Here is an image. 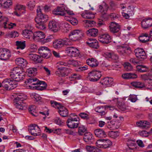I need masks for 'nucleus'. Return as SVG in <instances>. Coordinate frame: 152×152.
Segmentation results:
<instances>
[{"label": "nucleus", "instance_id": "obj_38", "mask_svg": "<svg viewBox=\"0 0 152 152\" xmlns=\"http://www.w3.org/2000/svg\"><path fill=\"white\" fill-rule=\"evenodd\" d=\"M85 23L84 26L85 27L88 28V27H93L96 23L95 22L92 20H85L83 21Z\"/></svg>", "mask_w": 152, "mask_h": 152}, {"label": "nucleus", "instance_id": "obj_23", "mask_svg": "<svg viewBox=\"0 0 152 152\" xmlns=\"http://www.w3.org/2000/svg\"><path fill=\"white\" fill-rule=\"evenodd\" d=\"M39 85H42L43 86H39L33 87L31 86H28L29 88H33L35 89L39 90H42L46 88L47 86V84L45 82L39 80Z\"/></svg>", "mask_w": 152, "mask_h": 152}, {"label": "nucleus", "instance_id": "obj_54", "mask_svg": "<svg viewBox=\"0 0 152 152\" xmlns=\"http://www.w3.org/2000/svg\"><path fill=\"white\" fill-rule=\"evenodd\" d=\"M50 103L52 106L55 108H57L58 109H59L62 105L60 103H58L54 101H51Z\"/></svg>", "mask_w": 152, "mask_h": 152}, {"label": "nucleus", "instance_id": "obj_19", "mask_svg": "<svg viewBox=\"0 0 152 152\" xmlns=\"http://www.w3.org/2000/svg\"><path fill=\"white\" fill-rule=\"evenodd\" d=\"M49 28L54 32H57L58 30L59 26L56 21L52 20L50 21L48 24Z\"/></svg>", "mask_w": 152, "mask_h": 152}, {"label": "nucleus", "instance_id": "obj_6", "mask_svg": "<svg viewBox=\"0 0 152 152\" xmlns=\"http://www.w3.org/2000/svg\"><path fill=\"white\" fill-rule=\"evenodd\" d=\"M102 76L101 72L96 70H93L88 74L89 80L92 82H96L99 80Z\"/></svg>", "mask_w": 152, "mask_h": 152}, {"label": "nucleus", "instance_id": "obj_47", "mask_svg": "<svg viewBox=\"0 0 152 152\" xmlns=\"http://www.w3.org/2000/svg\"><path fill=\"white\" fill-rule=\"evenodd\" d=\"M111 145L112 142L110 140L103 139V148H108Z\"/></svg>", "mask_w": 152, "mask_h": 152}, {"label": "nucleus", "instance_id": "obj_33", "mask_svg": "<svg viewBox=\"0 0 152 152\" xmlns=\"http://www.w3.org/2000/svg\"><path fill=\"white\" fill-rule=\"evenodd\" d=\"M22 34L24 37L28 39H30L33 34L31 31L27 29L24 30Z\"/></svg>", "mask_w": 152, "mask_h": 152}, {"label": "nucleus", "instance_id": "obj_14", "mask_svg": "<svg viewBox=\"0 0 152 152\" xmlns=\"http://www.w3.org/2000/svg\"><path fill=\"white\" fill-rule=\"evenodd\" d=\"M100 83L105 87H109L113 85V82L112 78L106 77L102 79Z\"/></svg>", "mask_w": 152, "mask_h": 152}, {"label": "nucleus", "instance_id": "obj_28", "mask_svg": "<svg viewBox=\"0 0 152 152\" xmlns=\"http://www.w3.org/2000/svg\"><path fill=\"white\" fill-rule=\"evenodd\" d=\"M1 24L4 25V27L5 28H8L10 29L12 28V26H11V24L8 23V19L7 18L3 17L2 19L0 20Z\"/></svg>", "mask_w": 152, "mask_h": 152}, {"label": "nucleus", "instance_id": "obj_41", "mask_svg": "<svg viewBox=\"0 0 152 152\" xmlns=\"http://www.w3.org/2000/svg\"><path fill=\"white\" fill-rule=\"evenodd\" d=\"M131 84L133 86L137 88H141L144 87V84L140 82H132Z\"/></svg>", "mask_w": 152, "mask_h": 152}, {"label": "nucleus", "instance_id": "obj_18", "mask_svg": "<svg viewBox=\"0 0 152 152\" xmlns=\"http://www.w3.org/2000/svg\"><path fill=\"white\" fill-rule=\"evenodd\" d=\"M83 139L88 144H90L93 143L94 141L93 135L90 132H86L84 134Z\"/></svg>", "mask_w": 152, "mask_h": 152}, {"label": "nucleus", "instance_id": "obj_61", "mask_svg": "<svg viewBox=\"0 0 152 152\" xmlns=\"http://www.w3.org/2000/svg\"><path fill=\"white\" fill-rule=\"evenodd\" d=\"M55 122L59 125H61L63 123V122L58 117L56 118L55 120Z\"/></svg>", "mask_w": 152, "mask_h": 152}, {"label": "nucleus", "instance_id": "obj_36", "mask_svg": "<svg viewBox=\"0 0 152 152\" xmlns=\"http://www.w3.org/2000/svg\"><path fill=\"white\" fill-rule=\"evenodd\" d=\"M106 55L107 57L113 60L117 61L119 59L118 56L114 53H107Z\"/></svg>", "mask_w": 152, "mask_h": 152}, {"label": "nucleus", "instance_id": "obj_3", "mask_svg": "<svg viewBox=\"0 0 152 152\" xmlns=\"http://www.w3.org/2000/svg\"><path fill=\"white\" fill-rule=\"evenodd\" d=\"M84 33L81 30H75L71 32L69 35L70 40L73 41H76L80 39L82 37H84Z\"/></svg>", "mask_w": 152, "mask_h": 152}, {"label": "nucleus", "instance_id": "obj_8", "mask_svg": "<svg viewBox=\"0 0 152 152\" xmlns=\"http://www.w3.org/2000/svg\"><path fill=\"white\" fill-rule=\"evenodd\" d=\"M14 81H10L9 80H4L1 83H0V87H2L7 90H11L16 88V85L14 83Z\"/></svg>", "mask_w": 152, "mask_h": 152}, {"label": "nucleus", "instance_id": "obj_12", "mask_svg": "<svg viewBox=\"0 0 152 152\" xmlns=\"http://www.w3.org/2000/svg\"><path fill=\"white\" fill-rule=\"evenodd\" d=\"M66 51L68 54H70V56L72 57H77L80 54L79 51L77 48L73 47H67Z\"/></svg>", "mask_w": 152, "mask_h": 152}, {"label": "nucleus", "instance_id": "obj_57", "mask_svg": "<svg viewBox=\"0 0 152 152\" xmlns=\"http://www.w3.org/2000/svg\"><path fill=\"white\" fill-rule=\"evenodd\" d=\"M81 75L76 73L71 75L70 77V78H74L76 80H79L81 79Z\"/></svg>", "mask_w": 152, "mask_h": 152}, {"label": "nucleus", "instance_id": "obj_24", "mask_svg": "<svg viewBox=\"0 0 152 152\" xmlns=\"http://www.w3.org/2000/svg\"><path fill=\"white\" fill-rule=\"evenodd\" d=\"M82 16L84 18L88 19H93L95 17L94 14L92 12L87 10L81 14Z\"/></svg>", "mask_w": 152, "mask_h": 152}, {"label": "nucleus", "instance_id": "obj_20", "mask_svg": "<svg viewBox=\"0 0 152 152\" xmlns=\"http://www.w3.org/2000/svg\"><path fill=\"white\" fill-rule=\"evenodd\" d=\"M15 63L18 65L20 66L22 68H25L27 66V61L21 58H17L15 60Z\"/></svg>", "mask_w": 152, "mask_h": 152}, {"label": "nucleus", "instance_id": "obj_1", "mask_svg": "<svg viewBox=\"0 0 152 152\" xmlns=\"http://www.w3.org/2000/svg\"><path fill=\"white\" fill-rule=\"evenodd\" d=\"M10 75L13 80H9L10 81H14V84L16 85V87L17 85V82L23 79V75H22L20 68L17 67H15L10 72Z\"/></svg>", "mask_w": 152, "mask_h": 152}, {"label": "nucleus", "instance_id": "obj_50", "mask_svg": "<svg viewBox=\"0 0 152 152\" xmlns=\"http://www.w3.org/2000/svg\"><path fill=\"white\" fill-rule=\"evenodd\" d=\"M79 115L81 118L86 120H89L90 118L89 115L85 113H81L79 114Z\"/></svg>", "mask_w": 152, "mask_h": 152}, {"label": "nucleus", "instance_id": "obj_2", "mask_svg": "<svg viewBox=\"0 0 152 152\" xmlns=\"http://www.w3.org/2000/svg\"><path fill=\"white\" fill-rule=\"evenodd\" d=\"M48 19V15L44 14L37 15L35 19L37 23L36 27L41 30H43L45 28V23Z\"/></svg>", "mask_w": 152, "mask_h": 152}, {"label": "nucleus", "instance_id": "obj_25", "mask_svg": "<svg viewBox=\"0 0 152 152\" xmlns=\"http://www.w3.org/2000/svg\"><path fill=\"white\" fill-rule=\"evenodd\" d=\"M136 124L138 126L140 127L143 129H147L150 127V123L146 121H140L137 122Z\"/></svg>", "mask_w": 152, "mask_h": 152}, {"label": "nucleus", "instance_id": "obj_26", "mask_svg": "<svg viewBox=\"0 0 152 152\" xmlns=\"http://www.w3.org/2000/svg\"><path fill=\"white\" fill-rule=\"evenodd\" d=\"M122 77L124 79H133L137 77V75L135 73H125L122 75Z\"/></svg>", "mask_w": 152, "mask_h": 152}, {"label": "nucleus", "instance_id": "obj_29", "mask_svg": "<svg viewBox=\"0 0 152 152\" xmlns=\"http://www.w3.org/2000/svg\"><path fill=\"white\" fill-rule=\"evenodd\" d=\"M98 30L94 28L89 29L86 31V33L88 36L96 37L98 34Z\"/></svg>", "mask_w": 152, "mask_h": 152}, {"label": "nucleus", "instance_id": "obj_55", "mask_svg": "<svg viewBox=\"0 0 152 152\" xmlns=\"http://www.w3.org/2000/svg\"><path fill=\"white\" fill-rule=\"evenodd\" d=\"M32 97L34 99V100L36 102L41 101L42 98L37 94H34L32 95Z\"/></svg>", "mask_w": 152, "mask_h": 152}, {"label": "nucleus", "instance_id": "obj_51", "mask_svg": "<svg viewBox=\"0 0 152 152\" xmlns=\"http://www.w3.org/2000/svg\"><path fill=\"white\" fill-rule=\"evenodd\" d=\"M124 66L125 70L127 71H130L132 69V67L131 64L128 62L125 63Z\"/></svg>", "mask_w": 152, "mask_h": 152}, {"label": "nucleus", "instance_id": "obj_37", "mask_svg": "<svg viewBox=\"0 0 152 152\" xmlns=\"http://www.w3.org/2000/svg\"><path fill=\"white\" fill-rule=\"evenodd\" d=\"M137 71L141 72H147L149 71V69L148 67L143 65H139L136 67Z\"/></svg>", "mask_w": 152, "mask_h": 152}, {"label": "nucleus", "instance_id": "obj_53", "mask_svg": "<svg viewBox=\"0 0 152 152\" xmlns=\"http://www.w3.org/2000/svg\"><path fill=\"white\" fill-rule=\"evenodd\" d=\"M109 10L112 11L115 10L116 8V4L113 1H111L109 2Z\"/></svg>", "mask_w": 152, "mask_h": 152}, {"label": "nucleus", "instance_id": "obj_45", "mask_svg": "<svg viewBox=\"0 0 152 152\" xmlns=\"http://www.w3.org/2000/svg\"><path fill=\"white\" fill-rule=\"evenodd\" d=\"M87 43L90 46L94 48H98L99 47L98 42L96 40H94L90 42H87Z\"/></svg>", "mask_w": 152, "mask_h": 152}, {"label": "nucleus", "instance_id": "obj_13", "mask_svg": "<svg viewBox=\"0 0 152 152\" xmlns=\"http://www.w3.org/2000/svg\"><path fill=\"white\" fill-rule=\"evenodd\" d=\"M98 39L102 43L108 44L111 42V38L108 34H106L100 36Z\"/></svg>", "mask_w": 152, "mask_h": 152}, {"label": "nucleus", "instance_id": "obj_60", "mask_svg": "<svg viewBox=\"0 0 152 152\" xmlns=\"http://www.w3.org/2000/svg\"><path fill=\"white\" fill-rule=\"evenodd\" d=\"M15 9L16 11L24 10L26 9V7L25 6L22 5H18L16 6Z\"/></svg>", "mask_w": 152, "mask_h": 152}, {"label": "nucleus", "instance_id": "obj_11", "mask_svg": "<svg viewBox=\"0 0 152 152\" xmlns=\"http://www.w3.org/2000/svg\"><path fill=\"white\" fill-rule=\"evenodd\" d=\"M10 55V53L8 49L3 48H0V59L1 60H6L9 58Z\"/></svg>", "mask_w": 152, "mask_h": 152}, {"label": "nucleus", "instance_id": "obj_27", "mask_svg": "<svg viewBox=\"0 0 152 152\" xmlns=\"http://www.w3.org/2000/svg\"><path fill=\"white\" fill-rule=\"evenodd\" d=\"M58 112L60 115L63 117H66L68 116V110L62 105L58 109Z\"/></svg>", "mask_w": 152, "mask_h": 152}, {"label": "nucleus", "instance_id": "obj_40", "mask_svg": "<svg viewBox=\"0 0 152 152\" xmlns=\"http://www.w3.org/2000/svg\"><path fill=\"white\" fill-rule=\"evenodd\" d=\"M117 106L118 108L122 111H124L126 109V106L123 101H118Z\"/></svg>", "mask_w": 152, "mask_h": 152}, {"label": "nucleus", "instance_id": "obj_9", "mask_svg": "<svg viewBox=\"0 0 152 152\" xmlns=\"http://www.w3.org/2000/svg\"><path fill=\"white\" fill-rule=\"evenodd\" d=\"M79 120L80 118L78 117L74 118L70 117V118H68L66 121L67 126L70 128H77L78 127L79 123H76L75 121H77Z\"/></svg>", "mask_w": 152, "mask_h": 152}, {"label": "nucleus", "instance_id": "obj_17", "mask_svg": "<svg viewBox=\"0 0 152 152\" xmlns=\"http://www.w3.org/2000/svg\"><path fill=\"white\" fill-rule=\"evenodd\" d=\"M141 23L142 28L144 29H146L152 26V19L149 18L143 19Z\"/></svg>", "mask_w": 152, "mask_h": 152}, {"label": "nucleus", "instance_id": "obj_43", "mask_svg": "<svg viewBox=\"0 0 152 152\" xmlns=\"http://www.w3.org/2000/svg\"><path fill=\"white\" fill-rule=\"evenodd\" d=\"M36 4V3L35 1L31 0L28 2L27 6L29 10H33Z\"/></svg>", "mask_w": 152, "mask_h": 152}, {"label": "nucleus", "instance_id": "obj_64", "mask_svg": "<svg viewBox=\"0 0 152 152\" xmlns=\"http://www.w3.org/2000/svg\"><path fill=\"white\" fill-rule=\"evenodd\" d=\"M34 78H33L32 77H30L29 78H28L25 81V83H26V84H32V83L33 82H34Z\"/></svg>", "mask_w": 152, "mask_h": 152}, {"label": "nucleus", "instance_id": "obj_31", "mask_svg": "<svg viewBox=\"0 0 152 152\" xmlns=\"http://www.w3.org/2000/svg\"><path fill=\"white\" fill-rule=\"evenodd\" d=\"M95 110L96 112L99 113V115L101 116L104 115L106 114V108L102 106L97 107L95 108Z\"/></svg>", "mask_w": 152, "mask_h": 152}, {"label": "nucleus", "instance_id": "obj_59", "mask_svg": "<svg viewBox=\"0 0 152 152\" xmlns=\"http://www.w3.org/2000/svg\"><path fill=\"white\" fill-rule=\"evenodd\" d=\"M140 135L143 137H147L148 136V133L145 131H142L139 132Z\"/></svg>", "mask_w": 152, "mask_h": 152}, {"label": "nucleus", "instance_id": "obj_30", "mask_svg": "<svg viewBox=\"0 0 152 152\" xmlns=\"http://www.w3.org/2000/svg\"><path fill=\"white\" fill-rule=\"evenodd\" d=\"M45 35L44 33L41 31H37L35 32L33 34L32 38L35 39L37 38L42 39L45 37Z\"/></svg>", "mask_w": 152, "mask_h": 152}, {"label": "nucleus", "instance_id": "obj_15", "mask_svg": "<svg viewBox=\"0 0 152 152\" xmlns=\"http://www.w3.org/2000/svg\"><path fill=\"white\" fill-rule=\"evenodd\" d=\"M94 133L97 137L104 138L107 136V132L102 129H97L94 130Z\"/></svg>", "mask_w": 152, "mask_h": 152}, {"label": "nucleus", "instance_id": "obj_21", "mask_svg": "<svg viewBox=\"0 0 152 152\" xmlns=\"http://www.w3.org/2000/svg\"><path fill=\"white\" fill-rule=\"evenodd\" d=\"M28 57L31 61L36 63H40L42 61L41 57L35 54H29Z\"/></svg>", "mask_w": 152, "mask_h": 152}, {"label": "nucleus", "instance_id": "obj_39", "mask_svg": "<svg viewBox=\"0 0 152 152\" xmlns=\"http://www.w3.org/2000/svg\"><path fill=\"white\" fill-rule=\"evenodd\" d=\"M25 42V41L23 42L17 41L16 42V45L17 46L16 49H20L22 50L24 49L26 47Z\"/></svg>", "mask_w": 152, "mask_h": 152}, {"label": "nucleus", "instance_id": "obj_48", "mask_svg": "<svg viewBox=\"0 0 152 152\" xmlns=\"http://www.w3.org/2000/svg\"><path fill=\"white\" fill-rule=\"evenodd\" d=\"M109 135L112 138L115 139L119 135V133L117 131H111L109 132Z\"/></svg>", "mask_w": 152, "mask_h": 152}, {"label": "nucleus", "instance_id": "obj_34", "mask_svg": "<svg viewBox=\"0 0 152 152\" xmlns=\"http://www.w3.org/2000/svg\"><path fill=\"white\" fill-rule=\"evenodd\" d=\"M86 149L89 152H100V150L98 148L94 146L87 145Z\"/></svg>", "mask_w": 152, "mask_h": 152}, {"label": "nucleus", "instance_id": "obj_52", "mask_svg": "<svg viewBox=\"0 0 152 152\" xmlns=\"http://www.w3.org/2000/svg\"><path fill=\"white\" fill-rule=\"evenodd\" d=\"M68 64L70 65H72L75 66H77L80 65V62L74 60H69L68 61Z\"/></svg>", "mask_w": 152, "mask_h": 152}, {"label": "nucleus", "instance_id": "obj_22", "mask_svg": "<svg viewBox=\"0 0 152 152\" xmlns=\"http://www.w3.org/2000/svg\"><path fill=\"white\" fill-rule=\"evenodd\" d=\"M86 63L88 65L92 67H95L97 66L99 64L97 60L94 58H89L86 60Z\"/></svg>", "mask_w": 152, "mask_h": 152}, {"label": "nucleus", "instance_id": "obj_42", "mask_svg": "<svg viewBox=\"0 0 152 152\" xmlns=\"http://www.w3.org/2000/svg\"><path fill=\"white\" fill-rule=\"evenodd\" d=\"M27 99V97L23 94H19L15 99V101L23 102Z\"/></svg>", "mask_w": 152, "mask_h": 152}, {"label": "nucleus", "instance_id": "obj_62", "mask_svg": "<svg viewBox=\"0 0 152 152\" xmlns=\"http://www.w3.org/2000/svg\"><path fill=\"white\" fill-rule=\"evenodd\" d=\"M129 99L132 102H135L137 99L136 96L135 95H132L130 96Z\"/></svg>", "mask_w": 152, "mask_h": 152}, {"label": "nucleus", "instance_id": "obj_32", "mask_svg": "<svg viewBox=\"0 0 152 152\" xmlns=\"http://www.w3.org/2000/svg\"><path fill=\"white\" fill-rule=\"evenodd\" d=\"M17 108L20 110H25L27 108L26 104L23 102L15 101Z\"/></svg>", "mask_w": 152, "mask_h": 152}, {"label": "nucleus", "instance_id": "obj_5", "mask_svg": "<svg viewBox=\"0 0 152 152\" xmlns=\"http://www.w3.org/2000/svg\"><path fill=\"white\" fill-rule=\"evenodd\" d=\"M38 53L41 57L47 59L49 58L51 55V51L45 46L40 47L38 49Z\"/></svg>", "mask_w": 152, "mask_h": 152}, {"label": "nucleus", "instance_id": "obj_56", "mask_svg": "<svg viewBox=\"0 0 152 152\" xmlns=\"http://www.w3.org/2000/svg\"><path fill=\"white\" fill-rule=\"evenodd\" d=\"M103 139H99L96 143V146L99 148H103Z\"/></svg>", "mask_w": 152, "mask_h": 152}, {"label": "nucleus", "instance_id": "obj_63", "mask_svg": "<svg viewBox=\"0 0 152 152\" xmlns=\"http://www.w3.org/2000/svg\"><path fill=\"white\" fill-rule=\"evenodd\" d=\"M36 106L35 105H31L29 107L28 110L30 113H31L32 112L34 113V111H36Z\"/></svg>", "mask_w": 152, "mask_h": 152}, {"label": "nucleus", "instance_id": "obj_49", "mask_svg": "<svg viewBox=\"0 0 152 152\" xmlns=\"http://www.w3.org/2000/svg\"><path fill=\"white\" fill-rule=\"evenodd\" d=\"M86 131H87V129L84 126H81L79 127L78 133L79 135H83Z\"/></svg>", "mask_w": 152, "mask_h": 152}, {"label": "nucleus", "instance_id": "obj_35", "mask_svg": "<svg viewBox=\"0 0 152 152\" xmlns=\"http://www.w3.org/2000/svg\"><path fill=\"white\" fill-rule=\"evenodd\" d=\"M0 4L1 6L3 8H7L12 4V2L11 1H5V0H0Z\"/></svg>", "mask_w": 152, "mask_h": 152}, {"label": "nucleus", "instance_id": "obj_58", "mask_svg": "<svg viewBox=\"0 0 152 152\" xmlns=\"http://www.w3.org/2000/svg\"><path fill=\"white\" fill-rule=\"evenodd\" d=\"M34 131V134H33L31 132H30L32 135L34 136H37L40 135L41 131L39 126H38V128L35 129Z\"/></svg>", "mask_w": 152, "mask_h": 152}, {"label": "nucleus", "instance_id": "obj_7", "mask_svg": "<svg viewBox=\"0 0 152 152\" xmlns=\"http://www.w3.org/2000/svg\"><path fill=\"white\" fill-rule=\"evenodd\" d=\"M66 13L69 15H73L74 14L72 11L66 10L65 8L63 7H57L56 10L54 12L53 14L56 15L66 17L67 16Z\"/></svg>", "mask_w": 152, "mask_h": 152}, {"label": "nucleus", "instance_id": "obj_46", "mask_svg": "<svg viewBox=\"0 0 152 152\" xmlns=\"http://www.w3.org/2000/svg\"><path fill=\"white\" fill-rule=\"evenodd\" d=\"M58 69L63 73L65 76L67 75L70 71V69L69 68H61L59 66H58Z\"/></svg>", "mask_w": 152, "mask_h": 152}, {"label": "nucleus", "instance_id": "obj_44", "mask_svg": "<svg viewBox=\"0 0 152 152\" xmlns=\"http://www.w3.org/2000/svg\"><path fill=\"white\" fill-rule=\"evenodd\" d=\"M37 69L34 68H30L27 70V72L28 73V75L29 77L32 76L31 75H34L37 73Z\"/></svg>", "mask_w": 152, "mask_h": 152}, {"label": "nucleus", "instance_id": "obj_4", "mask_svg": "<svg viewBox=\"0 0 152 152\" xmlns=\"http://www.w3.org/2000/svg\"><path fill=\"white\" fill-rule=\"evenodd\" d=\"M71 41L68 39L64 38L59 39L54 41L53 44V47L56 48H60L64 45H70L71 44Z\"/></svg>", "mask_w": 152, "mask_h": 152}, {"label": "nucleus", "instance_id": "obj_16", "mask_svg": "<svg viewBox=\"0 0 152 152\" xmlns=\"http://www.w3.org/2000/svg\"><path fill=\"white\" fill-rule=\"evenodd\" d=\"M109 27L110 31L113 33L118 32L120 28V25L115 22H111Z\"/></svg>", "mask_w": 152, "mask_h": 152}, {"label": "nucleus", "instance_id": "obj_10", "mask_svg": "<svg viewBox=\"0 0 152 152\" xmlns=\"http://www.w3.org/2000/svg\"><path fill=\"white\" fill-rule=\"evenodd\" d=\"M134 52L136 57L140 61L144 60L146 58V53L144 50L142 48H137L134 50Z\"/></svg>", "mask_w": 152, "mask_h": 152}]
</instances>
